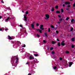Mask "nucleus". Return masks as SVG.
Masks as SVG:
<instances>
[{
    "instance_id": "nucleus-24",
    "label": "nucleus",
    "mask_w": 75,
    "mask_h": 75,
    "mask_svg": "<svg viewBox=\"0 0 75 75\" xmlns=\"http://www.w3.org/2000/svg\"><path fill=\"white\" fill-rule=\"evenodd\" d=\"M29 58L30 59H32V58H33V59H34V58L33 57H31V56H30V57H29Z\"/></svg>"
},
{
    "instance_id": "nucleus-17",
    "label": "nucleus",
    "mask_w": 75,
    "mask_h": 75,
    "mask_svg": "<svg viewBox=\"0 0 75 75\" xmlns=\"http://www.w3.org/2000/svg\"><path fill=\"white\" fill-rule=\"evenodd\" d=\"M34 56H35V57H38V54H34Z\"/></svg>"
},
{
    "instance_id": "nucleus-19",
    "label": "nucleus",
    "mask_w": 75,
    "mask_h": 75,
    "mask_svg": "<svg viewBox=\"0 0 75 75\" xmlns=\"http://www.w3.org/2000/svg\"><path fill=\"white\" fill-rule=\"evenodd\" d=\"M45 36L46 37H47V34L46 33H45Z\"/></svg>"
},
{
    "instance_id": "nucleus-9",
    "label": "nucleus",
    "mask_w": 75,
    "mask_h": 75,
    "mask_svg": "<svg viewBox=\"0 0 75 75\" xmlns=\"http://www.w3.org/2000/svg\"><path fill=\"white\" fill-rule=\"evenodd\" d=\"M8 39L9 40H12V39H13V38H11V37L10 36H8Z\"/></svg>"
},
{
    "instance_id": "nucleus-26",
    "label": "nucleus",
    "mask_w": 75,
    "mask_h": 75,
    "mask_svg": "<svg viewBox=\"0 0 75 75\" xmlns=\"http://www.w3.org/2000/svg\"><path fill=\"white\" fill-rule=\"evenodd\" d=\"M25 13L26 14H28V11L25 12Z\"/></svg>"
},
{
    "instance_id": "nucleus-33",
    "label": "nucleus",
    "mask_w": 75,
    "mask_h": 75,
    "mask_svg": "<svg viewBox=\"0 0 75 75\" xmlns=\"http://www.w3.org/2000/svg\"><path fill=\"white\" fill-rule=\"evenodd\" d=\"M19 26L20 27H21L22 28H23V26H22V25H19Z\"/></svg>"
},
{
    "instance_id": "nucleus-46",
    "label": "nucleus",
    "mask_w": 75,
    "mask_h": 75,
    "mask_svg": "<svg viewBox=\"0 0 75 75\" xmlns=\"http://www.w3.org/2000/svg\"><path fill=\"white\" fill-rule=\"evenodd\" d=\"M58 17L59 18H61V16L60 15H59Z\"/></svg>"
},
{
    "instance_id": "nucleus-21",
    "label": "nucleus",
    "mask_w": 75,
    "mask_h": 75,
    "mask_svg": "<svg viewBox=\"0 0 75 75\" xmlns=\"http://www.w3.org/2000/svg\"><path fill=\"white\" fill-rule=\"evenodd\" d=\"M57 45L59 46H60V45H61L60 44V43L59 42L57 44Z\"/></svg>"
},
{
    "instance_id": "nucleus-14",
    "label": "nucleus",
    "mask_w": 75,
    "mask_h": 75,
    "mask_svg": "<svg viewBox=\"0 0 75 75\" xmlns=\"http://www.w3.org/2000/svg\"><path fill=\"white\" fill-rule=\"evenodd\" d=\"M50 28H54V25H51Z\"/></svg>"
},
{
    "instance_id": "nucleus-15",
    "label": "nucleus",
    "mask_w": 75,
    "mask_h": 75,
    "mask_svg": "<svg viewBox=\"0 0 75 75\" xmlns=\"http://www.w3.org/2000/svg\"><path fill=\"white\" fill-rule=\"evenodd\" d=\"M55 43H56V42L52 41V44H55Z\"/></svg>"
},
{
    "instance_id": "nucleus-7",
    "label": "nucleus",
    "mask_w": 75,
    "mask_h": 75,
    "mask_svg": "<svg viewBox=\"0 0 75 75\" xmlns=\"http://www.w3.org/2000/svg\"><path fill=\"white\" fill-rule=\"evenodd\" d=\"M37 30L38 31H39L40 33H42V30H40V29H37Z\"/></svg>"
},
{
    "instance_id": "nucleus-50",
    "label": "nucleus",
    "mask_w": 75,
    "mask_h": 75,
    "mask_svg": "<svg viewBox=\"0 0 75 75\" xmlns=\"http://www.w3.org/2000/svg\"><path fill=\"white\" fill-rule=\"evenodd\" d=\"M2 18V17L1 16H0V19H1Z\"/></svg>"
},
{
    "instance_id": "nucleus-5",
    "label": "nucleus",
    "mask_w": 75,
    "mask_h": 75,
    "mask_svg": "<svg viewBox=\"0 0 75 75\" xmlns=\"http://www.w3.org/2000/svg\"><path fill=\"white\" fill-rule=\"evenodd\" d=\"M72 64H73V62H69V67H71V65H72Z\"/></svg>"
},
{
    "instance_id": "nucleus-29",
    "label": "nucleus",
    "mask_w": 75,
    "mask_h": 75,
    "mask_svg": "<svg viewBox=\"0 0 75 75\" xmlns=\"http://www.w3.org/2000/svg\"><path fill=\"white\" fill-rule=\"evenodd\" d=\"M52 54H55V52L54 51H52Z\"/></svg>"
},
{
    "instance_id": "nucleus-55",
    "label": "nucleus",
    "mask_w": 75,
    "mask_h": 75,
    "mask_svg": "<svg viewBox=\"0 0 75 75\" xmlns=\"http://www.w3.org/2000/svg\"><path fill=\"white\" fill-rule=\"evenodd\" d=\"M28 64V62H27V64Z\"/></svg>"
},
{
    "instance_id": "nucleus-10",
    "label": "nucleus",
    "mask_w": 75,
    "mask_h": 75,
    "mask_svg": "<svg viewBox=\"0 0 75 75\" xmlns=\"http://www.w3.org/2000/svg\"><path fill=\"white\" fill-rule=\"evenodd\" d=\"M74 41H75V38H73L71 39V41L73 42Z\"/></svg>"
},
{
    "instance_id": "nucleus-2",
    "label": "nucleus",
    "mask_w": 75,
    "mask_h": 75,
    "mask_svg": "<svg viewBox=\"0 0 75 75\" xmlns=\"http://www.w3.org/2000/svg\"><path fill=\"white\" fill-rule=\"evenodd\" d=\"M26 16L27 15L26 14H25L24 15V19L25 21H27V17H26Z\"/></svg>"
},
{
    "instance_id": "nucleus-45",
    "label": "nucleus",
    "mask_w": 75,
    "mask_h": 75,
    "mask_svg": "<svg viewBox=\"0 0 75 75\" xmlns=\"http://www.w3.org/2000/svg\"><path fill=\"white\" fill-rule=\"evenodd\" d=\"M62 18H61L59 20V21H62Z\"/></svg>"
},
{
    "instance_id": "nucleus-30",
    "label": "nucleus",
    "mask_w": 75,
    "mask_h": 75,
    "mask_svg": "<svg viewBox=\"0 0 75 75\" xmlns=\"http://www.w3.org/2000/svg\"><path fill=\"white\" fill-rule=\"evenodd\" d=\"M73 29H74L73 28H71L70 29V31H72V30H73Z\"/></svg>"
},
{
    "instance_id": "nucleus-42",
    "label": "nucleus",
    "mask_w": 75,
    "mask_h": 75,
    "mask_svg": "<svg viewBox=\"0 0 75 75\" xmlns=\"http://www.w3.org/2000/svg\"><path fill=\"white\" fill-rule=\"evenodd\" d=\"M1 2L2 3H4V2L3 1V0H1Z\"/></svg>"
},
{
    "instance_id": "nucleus-53",
    "label": "nucleus",
    "mask_w": 75,
    "mask_h": 75,
    "mask_svg": "<svg viewBox=\"0 0 75 75\" xmlns=\"http://www.w3.org/2000/svg\"><path fill=\"white\" fill-rule=\"evenodd\" d=\"M66 10H68V8H67L66 9Z\"/></svg>"
},
{
    "instance_id": "nucleus-34",
    "label": "nucleus",
    "mask_w": 75,
    "mask_h": 75,
    "mask_svg": "<svg viewBox=\"0 0 75 75\" xmlns=\"http://www.w3.org/2000/svg\"><path fill=\"white\" fill-rule=\"evenodd\" d=\"M52 11H54V8H53L52 9Z\"/></svg>"
},
{
    "instance_id": "nucleus-59",
    "label": "nucleus",
    "mask_w": 75,
    "mask_h": 75,
    "mask_svg": "<svg viewBox=\"0 0 75 75\" xmlns=\"http://www.w3.org/2000/svg\"><path fill=\"white\" fill-rule=\"evenodd\" d=\"M56 26H58V25H56Z\"/></svg>"
},
{
    "instance_id": "nucleus-32",
    "label": "nucleus",
    "mask_w": 75,
    "mask_h": 75,
    "mask_svg": "<svg viewBox=\"0 0 75 75\" xmlns=\"http://www.w3.org/2000/svg\"><path fill=\"white\" fill-rule=\"evenodd\" d=\"M75 2H74L73 4V6L75 7Z\"/></svg>"
},
{
    "instance_id": "nucleus-20",
    "label": "nucleus",
    "mask_w": 75,
    "mask_h": 75,
    "mask_svg": "<svg viewBox=\"0 0 75 75\" xmlns=\"http://www.w3.org/2000/svg\"><path fill=\"white\" fill-rule=\"evenodd\" d=\"M56 13H60V12L57 11L56 12Z\"/></svg>"
},
{
    "instance_id": "nucleus-23",
    "label": "nucleus",
    "mask_w": 75,
    "mask_h": 75,
    "mask_svg": "<svg viewBox=\"0 0 75 75\" xmlns=\"http://www.w3.org/2000/svg\"><path fill=\"white\" fill-rule=\"evenodd\" d=\"M57 69V67L55 66L53 67V69Z\"/></svg>"
},
{
    "instance_id": "nucleus-58",
    "label": "nucleus",
    "mask_w": 75,
    "mask_h": 75,
    "mask_svg": "<svg viewBox=\"0 0 75 75\" xmlns=\"http://www.w3.org/2000/svg\"><path fill=\"white\" fill-rule=\"evenodd\" d=\"M47 50H49V48H47Z\"/></svg>"
},
{
    "instance_id": "nucleus-52",
    "label": "nucleus",
    "mask_w": 75,
    "mask_h": 75,
    "mask_svg": "<svg viewBox=\"0 0 75 75\" xmlns=\"http://www.w3.org/2000/svg\"><path fill=\"white\" fill-rule=\"evenodd\" d=\"M1 30H2V29L0 28V31H1Z\"/></svg>"
},
{
    "instance_id": "nucleus-57",
    "label": "nucleus",
    "mask_w": 75,
    "mask_h": 75,
    "mask_svg": "<svg viewBox=\"0 0 75 75\" xmlns=\"http://www.w3.org/2000/svg\"><path fill=\"white\" fill-rule=\"evenodd\" d=\"M22 13H24V12L23 11H22Z\"/></svg>"
},
{
    "instance_id": "nucleus-62",
    "label": "nucleus",
    "mask_w": 75,
    "mask_h": 75,
    "mask_svg": "<svg viewBox=\"0 0 75 75\" xmlns=\"http://www.w3.org/2000/svg\"><path fill=\"white\" fill-rule=\"evenodd\" d=\"M65 24H66V22H65Z\"/></svg>"
},
{
    "instance_id": "nucleus-8",
    "label": "nucleus",
    "mask_w": 75,
    "mask_h": 75,
    "mask_svg": "<svg viewBox=\"0 0 75 75\" xmlns=\"http://www.w3.org/2000/svg\"><path fill=\"white\" fill-rule=\"evenodd\" d=\"M64 3L66 5H67V4H70V2H64Z\"/></svg>"
},
{
    "instance_id": "nucleus-39",
    "label": "nucleus",
    "mask_w": 75,
    "mask_h": 75,
    "mask_svg": "<svg viewBox=\"0 0 75 75\" xmlns=\"http://www.w3.org/2000/svg\"><path fill=\"white\" fill-rule=\"evenodd\" d=\"M71 6L70 5H69L67 6V7H70Z\"/></svg>"
},
{
    "instance_id": "nucleus-37",
    "label": "nucleus",
    "mask_w": 75,
    "mask_h": 75,
    "mask_svg": "<svg viewBox=\"0 0 75 75\" xmlns=\"http://www.w3.org/2000/svg\"><path fill=\"white\" fill-rule=\"evenodd\" d=\"M55 8H58V6H55Z\"/></svg>"
},
{
    "instance_id": "nucleus-43",
    "label": "nucleus",
    "mask_w": 75,
    "mask_h": 75,
    "mask_svg": "<svg viewBox=\"0 0 75 75\" xmlns=\"http://www.w3.org/2000/svg\"><path fill=\"white\" fill-rule=\"evenodd\" d=\"M35 61H37V59H35Z\"/></svg>"
},
{
    "instance_id": "nucleus-54",
    "label": "nucleus",
    "mask_w": 75,
    "mask_h": 75,
    "mask_svg": "<svg viewBox=\"0 0 75 75\" xmlns=\"http://www.w3.org/2000/svg\"><path fill=\"white\" fill-rule=\"evenodd\" d=\"M58 24H59V23H60V22H58Z\"/></svg>"
},
{
    "instance_id": "nucleus-16",
    "label": "nucleus",
    "mask_w": 75,
    "mask_h": 75,
    "mask_svg": "<svg viewBox=\"0 0 75 75\" xmlns=\"http://www.w3.org/2000/svg\"><path fill=\"white\" fill-rule=\"evenodd\" d=\"M69 18L68 17H67V18L66 19V20L68 21L69 20Z\"/></svg>"
},
{
    "instance_id": "nucleus-11",
    "label": "nucleus",
    "mask_w": 75,
    "mask_h": 75,
    "mask_svg": "<svg viewBox=\"0 0 75 75\" xmlns=\"http://www.w3.org/2000/svg\"><path fill=\"white\" fill-rule=\"evenodd\" d=\"M9 17H8L6 19H5V21H8V20L9 19Z\"/></svg>"
},
{
    "instance_id": "nucleus-6",
    "label": "nucleus",
    "mask_w": 75,
    "mask_h": 75,
    "mask_svg": "<svg viewBox=\"0 0 75 75\" xmlns=\"http://www.w3.org/2000/svg\"><path fill=\"white\" fill-rule=\"evenodd\" d=\"M61 45L63 46H64L65 45V43H64V41H62V42L61 43Z\"/></svg>"
},
{
    "instance_id": "nucleus-12",
    "label": "nucleus",
    "mask_w": 75,
    "mask_h": 75,
    "mask_svg": "<svg viewBox=\"0 0 75 75\" xmlns=\"http://www.w3.org/2000/svg\"><path fill=\"white\" fill-rule=\"evenodd\" d=\"M31 26H32V28H34V24H32Z\"/></svg>"
},
{
    "instance_id": "nucleus-4",
    "label": "nucleus",
    "mask_w": 75,
    "mask_h": 75,
    "mask_svg": "<svg viewBox=\"0 0 75 75\" xmlns=\"http://www.w3.org/2000/svg\"><path fill=\"white\" fill-rule=\"evenodd\" d=\"M40 29L42 30H44V28H43V25H40Z\"/></svg>"
},
{
    "instance_id": "nucleus-31",
    "label": "nucleus",
    "mask_w": 75,
    "mask_h": 75,
    "mask_svg": "<svg viewBox=\"0 0 75 75\" xmlns=\"http://www.w3.org/2000/svg\"><path fill=\"white\" fill-rule=\"evenodd\" d=\"M74 19H72L71 20V22H73V21H74Z\"/></svg>"
},
{
    "instance_id": "nucleus-3",
    "label": "nucleus",
    "mask_w": 75,
    "mask_h": 75,
    "mask_svg": "<svg viewBox=\"0 0 75 75\" xmlns=\"http://www.w3.org/2000/svg\"><path fill=\"white\" fill-rule=\"evenodd\" d=\"M15 57L16 59L17 60L16 61V64H17V63L18 62V57H17V56H16Z\"/></svg>"
},
{
    "instance_id": "nucleus-44",
    "label": "nucleus",
    "mask_w": 75,
    "mask_h": 75,
    "mask_svg": "<svg viewBox=\"0 0 75 75\" xmlns=\"http://www.w3.org/2000/svg\"><path fill=\"white\" fill-rule=\"evenodd\" d=\"M71 47H72V48H74V45H72L71 46Z\"/></svg>"
},
{
    "instance_id": "nucleus-47",
    "label": "nucleus",
    "mask_w": 75,
    "mask_h": 75,
    "mask_svg": "<svg viewBox=\"0 0 75 75\" xmlns=\"http://www.w3.org/2000/svg\"><path fill=\"white\" fill-rule=\"evenodd\" d=\"M57 41H59V39H57Z\"/></svg>"
},
{
    "instance_id": "nucleus-25",
    "label": "nucleus",
    "mask_w": 75,
    "mask_h": 75,
    "mask_svg": "<svg viewBox=\"0 0 75 75\" xmlns=\"http://www.w3.org/2000/svg\"><path fill=\"white\" fill-rule=\"evenodd\" d=\"M61 13H63V12H64V10H63V9H61Z\"/></svg>"
},
{
    "instance_id": "nucleus-35",
    "label": "nucleus",
    "mask_w": 75,
    "mask_h": 75,
    "mask_svg": "<svg viewBox=\"0 0 75 75\" xmlns=\"http://www.w3.org/2000/svg\"><path fill=\"white\" fill-rule=\"evenodd\" d=\"M56 31L57 34H58V30H56Z\"/></svg>"
},
{
    "instance_id": "nucleus-18",
    "label": "nucleus",
    "mask_w": 75,
    "mask_h": 75,
    "mask_svg": "<svg viewBox=\"0 0 75 75\" xmlns=\"http://www.w3.org/2000/svg\"><path fill=\"white\" fill-rule=\"evenodd\" d=\"M48 32H50V31H51V30L50 29V28H48Z\"/></svg>"
},
{
    "instance_id": "nucleus-28",
    "label": "nucleus",
    "mask_w": 75,
    "mask_h": 75,
    "mask_svg": "<svg viewBox=\"0 0 75 75\" xmlns=\"http://www.w3.org/2000/svg\"><path fill=\"white\" fill-rule=\"evenodd\" d=\"M53 49H54V47H50V50H53Z\"/></svg>"
},
{
    "instance_id": "nucleus-51",
    "label": "nucleus",
    "mask_w": 75,
    "mask_h": 75,
    "mask_svg": "<svg viewBox=\"0 0 75 75\" xmlns=\"http://www.w3.org/2000/svg\"><path fill=\"white\" fill-rule=\"evenodd\" d=\"M65 6V5L64 4H63V6L64 7Z\"/></svg>"
},
{
    "instance_id": "nucleus-36",
    "label": "nucleus",
    "mask_w": 75,
    "mask_h": 75,
    "mask_svg": "<svg viewBox=\"0 0 75 75\" xmlns=\"http://www.w3.org/2000/svg\"><path fill=\"white\" fill-rule=\"evenodd\" d=\"M43 41L44 42V43H45V42H46V41L45 40H44Z\"/></svg>"
},
{
    "instance_id": "nucleus-40",
    "label": "nucleus",
    "mask_w": 75,
    "mask_h": 75,
    "mask_svg": "<svg viewBox=\"0 0 75 75\" xmlns=\"http://www.w3.org/2000/svg\"><path fill=\"white\" fill-rule=\"evenodd\" d=\"M62 59V58L61 57H60V61H61Z\"/></svg>"
},
{
    "instance_id": "nucleus-61",
    "label": "nucleus",
    "mask_w": 75,
    "mask_h": 75,
    "mask_svg": "<svg viewBox=\"0 0 75 75\" xmlns=\"http://www.w3.org/2000/svg\"><path fill=\"white\" fill-rule=\"evenodd\" d=\"M64 20V22H65V21H64V20Z\"/></svg>"
},
{
    "instance_id": "nucleus-48",
    "label": "nucleus",
    "mask_w": 75,
    "mask_h": 75,
    "mask_svg": "<svg viewBox=\"0 0 75 75\" xmlns=\"http://www.w3.org/2000/svg\"><path fill=\"white\" fill-rule=\"evenodd\" d=\"M8 30V29H5V31H6V30Z\"/></svg>"
},
{
    "instance_id": "nucleus-56",
    "label": "nucleus",
    "mask_w": 75,
    "mask_h": 75,
    "mask_svg": "<svg viewBox=\"0 0 75 75\" xmlns=\"http://www.w3.org/2000/svg\"><path fill=\"white\" fill-rule=\"evenodd\" d=\"M28 75H31V74H28Z\"/></svg>"
},
{
    "instance_id": "nucleus-60",
    "label": "nucleus",
    "mask_w": 75,
    "mask_h": 75,
    "mask_svg": "<svg viewBox=\"0 0 75 75\" xmlns=\"http://www.w3.org/2000/svg\"><path fill=\"white\" fill-rule=\"evenodd\" d=\"M70 1H72V0H70Z\"/></svg>"
},
{
    "instance_id": "nucleus-13",
    "label": "nucleus",
    "mask_w": 75,
    "mask_h": 75,
    "mask_svg": "<svg viewBox=\"0 0 75 75\" xmlns=\"http://www.w3.org/2000/svg\"><path fill=\"white\" fill-rule=\"evenodd\" d=\"M57 27L54 28H53V30H57Z\"/></svg>"
},
{
    "instance_id": "nucleus-22",
    "label": "nucleus",
    "mask_w": 75,
    "mask_h": 75,
    "mask_svg": "<svg viewBox=\"0 0 75 75\" xmlns=\"http://www.w3.org/2000/svg\"><path fill=\"white\" fill-rule=\"evenodd\" d=\"M65 52L66 54H69V52L68 51H66Z\"/></svg>"
},
{
    "instance_id": "nucleus-27",
    "label": "nucleus",
    "mask_w": 75,
    "mask_h": 75,
    "mask_svg": "<svg viewBox=\"0 0 75 75\" xmlns=\"http://www.w3.org/2000/svg\"><path fill=\"white\" fill-rule=\"evenodd\" d=\"M36 36H37V37H40V35L37 34L36 35Z\"/></svg>"
},
{
    "instance_id": "nucleus-41",
    "label": "nucleus",
    "mask_w": 75,
    "mask_h": 75,
    "mask_svg": "<svg viewBox=\"0 0 75 75\" xmlns=\"http://www.w3.org/2000/svg\"><path fill=\"white\" fill-rule=\"evenodd\" d=\"M36 25L37 26H39V24L38 23H37Z\"/></svg>"
},
{
    "instance_id": "nucleus-38",
    "label": "nucleus",
    "mask_w": 75,
    "mask_h": 75,
    "mask_svg": "<svg viewBox=\"0 0 75 75\" xmlns=\"http://www.w3.org/2000/svg\"><path fill=\"white\" fill-rule=\"evenodd\" d=\"M22 47H25V44H24L23 46Z\"/></svg>"
},
{
    "instance_id": "nucleus-1",
    "label": "nucleus",
    "mask_w": 75,
    "mask_h": 75,
    "mask_svg": "<svg viewBox=\"0 0 75 75\" xmlns=\"http://www.w3.org/2000/svg\"><path fill=\"white\" fill-rule=\"evenodd\" d=\"M50 18V16H49V15L48 14H46L45 15V19L46 20H47L48 19H49Z\"/></svg>"
},
{
    "instance_id": "nucleus-49",
    "label": "nucleus",
    "mask_w": 75,
    "mask_h": 75,
    "mask_svg": "<svg viewBox=\"0 0 75 75\" xmlns=\"http://www.w3.org/2000/svg\"><path fill=\"white\" fill-rule=\"evenodd\" d=\"M29 22V21H28V20L27 21V22H26L27 23H28Z\"/></svg>"
}]
</instances>
